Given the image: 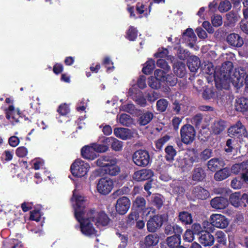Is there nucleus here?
<instances>
[{"mask_svg": "<svg viewBox=\"0 0 248 248\" xmlns=\"http://www.w3.org/2000/svg\"><path fill=\"white\" fill-rule=\"evenodd\" d=\"M73 197L76 202V204L74 207L75 217L78 221L80 223L81 232L86 236L95 234L97 231L93 227L90 217H84L86 212L84 197L81 196H75L74 194H73Z\"/></svg>", "mask_w": 248, "mask_h": 248, "instance_id": "nucleus-1", "label": "nucleus"}, {"mask_svg": "<svg viewBox=\"0 0 248 248\" xmlns=\"http://www.w3.org/2000/svg\"><path fill=\"white\" fill-rule=\"evenodd\" d=\"M97 166L99 167L103 174L109 176H116L120 172V168L117 164V159L109 155H102L95 162Z\"/></svg>", "mask_w": 248, "mask_h": 248, "instance_id": "nucleus-2", "label": "nucleus"}, {"mask_svg": "<svg viewBox=\"0 0 248 248\" xmlns=\"http://www.w3.org/2000/svg\"><path fill=\"white\" fill-rule=\"evenodd\" d=\"M233 63L227 61L222 64L218 72L215 75V84L218 90L228 89L229 79L233 69Z\"/></svg>", "mask_w": 248, "mask_h": 248, "instance_id": "nucleus-3", "label": "nucleus"}, {"mask_svg": "<svg viewBox=\"0 0 248 248\" xmlns=\"http://www.w3.org/2000/svg\"><path fill=\"white\" fill-rule=\"evenodd\" d=\"M132 160L137 166L145 167L152 162L149 153L146 150L139 149L132 155Z\"/></svg>", "mask_w": 248, "mask_h": 248, "instance_id": "nucleus-4", "label": "nucleus"}, {"mask_svg": "<svg viewBox=\"0 0 248 248\" xmlns=\"http://www.w3.org/2000/svg\"><path fill=\"white\" fill-rule=\"evenodd\" d=\"M89 164L81 159H76L71 165L70 171L77 177H82L87 174L90 169Z\"/></svg>", "mask_w": 248, "mask_h": 248, "instance_id": "nucleus-5", "label": "nucleus"}, {"mask_svg": "<svg viewBox=\"0 0 248 248\" xmlns=\"http://www.w3.org/2000/svg\"><path fill=\"white\" fill-rule=\"evenodd\" d=\"M87 216L90 217L92 221L97 226H106L110 221L109 218L104 211L96 212L94 209H90L87 213Z\"/></svg>", "mask_w": 248, "mask_h": 248, "instance_id": "nucleus-6", "label": "nucleus"}, {"mask_svg": "<svg viewBox=\"0 0 248 248\" xmlns=\"http://www.w3.org/2000/svg\"><path fill=\"white\" fill-rule=\"evenodd\" d=\"M180 135L182 142L188 145L192 143L195 140L196 131L192 125L186 124L181 127Z\"/></svg>", "mask_w": 248, "mask_h": 248, "instance_id": "nucleus-7", "label": "nucleus"}, {"mask_svg": "<svg viewBox=\"0 0 248 248\" xmlns=\"http://www.w3.org/2000/svg\"><path fill=\"white\" fill-rule=\"evenodd\" d=\"M228 134L230 137L238 139H243L248 137L246 128L240 121H238L234 124L228 129Z\"/></svg>", "mask_w": 248, "mask_h": 248, "instance_id": "nucleus-8", "label": "nucleus"}, {"mask_svg": "<svg viewBox=\"0 0 248 248\" xmlns=\"http://www.w3.org/2000/svg\"><path fill=\"white\" fill-rule=\"evenodd\" d=\"M210 227L207 228L209 231H213V227H216L218 228H226L228 224L229 221L225 216L221 214H213L210 216Z\"/></svg>", "mask_w": 248, "mask_h": 248, "instance_id": "nucleus-9", "label": "nucleus"}, {"mask_svg": "<svg viewBox=\"0 0 248 248\" xmlns=\"http://www.w3.org/2000/svg\"><path fill=\"white\" fill-rule=\"evenodd\" d=\"M164 222V215H155L151 217L146 224L147 231L154 233L159 230Z\"/></svg>", "mask_w": 248, "mask_h": 248, "instance_id": "nucleus-10", "label": "nucleus"}, {"mask_svg": "<svg viewBox=\"0 0 248 248\" xmlns=\"http://www.w3.org/2000/svg\"><path fill=\"white\" fill-rule=\"evenodd\" d=\"M113 187V182L110 179L102 178L99 179L97 184L98 192L102 195L109 194Z\"/></svg>", "mask_w": 248, "mask_h": 248, "instance_id": "nucleus-11", "label": "nucleus"}, {"mask_svg": "<svg viewBox=\"0 0 248 248\" xmlns=\"http://www.w3.org/2000/svg\"><path fill=\"white\" fill-rule=\"evenodd\" d=\"M131 205L129 199L125 196L119 198L116 202L115 209L120 215H124L129 210Z\"/></svg>", "mask_w": 248, "mask_h": 248, "instance_id": "nucleus-12", "label": "nucleus"}, {"mask_svg": "<svg viewBox=\"0 0 248 248\" xmlns=\"http://www.w3.org/2000/svg\"><path fill=\"white\" fill-rule=\"evenodd\" d=\"M227 127V122L221 118L215 119L211 124V132L214 135L221 134Z\"/></svg>", "mask_w": 248, "mask_h": 248, "instance_id": "nucleus-13", "label": "nucleus"}, {"mask_svg": "<svg viewBox=\"0 0 248 248\" xmlns=\"http://www.w3.org/2000/svg\"><path fill=\"white\" fill-rule=\"evenodd\" d=\"M154 176L151 170L142 169L135 171L132 176L133 179L138 182L150 180Z\"/></svg>", "mask_w": 248, "mask_h": 248, "instance_id": "nucleus-14", "label": "nucleus"}, {"mask_svg": "<svg viewBox=\"0 0 248 248\" xmlns=\"http://www.w3.org/2000/svg\"><path fill=\"white\" fill-rule=\"evenodd\" d=\"M208 230H205L198 237L199 242L204 247L213 246L215 240L214 236Z\"/></svg>", "mask_w": 248, "mask_h": 248, "instance_id": "nucleus-15", "label": "nucleus"}, {"mask_svg": "<svg viewBox=\"0 0 248 248\" xmlns=\"http://www.w3.org/2000/svg\"><path fill=\"white\" fill-rule=\"evenodd\" d=\"M234 108L236 111L243 114L248 112V98L237 97L235 100Z\"/></svg>", "mask_w": 248, "mask_h": 248, "instance_id": "nucleus-16", "label": "nucleus"}, {"mask_svg": "<svg viewBox=\"0 0 248 248\" xmlns=\"http://www.w3.org/2000/svg\"><path fill=\"white\" fill-rule=\"evenodd\" d=\"M225 163L221 158L214 157L211 159L207 162L208 169L212 172L218 170L224 167Z\"/></svg>", "mask_w": 248, "mask_h": 248, "instance_id": "nucleus-17", "label": "nucleus"}, {"mask_svg": "<svg viewBox=\"0 0 248 248\" xmlns=\"http://www.w3.org/2000/svg\"><path fill=\"white\" fill-rule=\"evenodd\" d=\"M192 194L196 199L202 200H206L210 196L209 191L200 186L193 187Z\"/></svg>", "mask_w": 248, "mask_h": 248, "instance_id": "nucleus-18", "label": "nucleus"}, {"mask_svg": "<svg viewBox=\"0 0 248 248\" xmlns=\"http://www.w3.org/2000/svg\"><path fill=\"white\" fill-rule=\"evenodd\" d=\"M227 43L233 47H240L244 44L243 38L235 33H232L229 34L226 38Z\"/></svg>", "mask_w": 248, "mask_h": 248, "instance_id": "nucleus-19", "label": "nucleus"}, {"mask_svg": "<svg viewBox=\"0 0 248 248\" xmlns=\"http://www.w3.org/2000/svg\"><path fill=\"white\" fill-rule=\"evenodd\" d=\"M212 208L216 209H224L228 205V201L226 198L222 196L216 197L210 201Z\"/></svg>", "mask_w": 248, "mask_h": 248, "instance_id": "nucleus-20", "label": "nucleus"}, {"mask_svg": "<svg viewBox=\"0 0 248 248\" xmlns=\"http://www.w3.org/2000/svg\"><path fill=\"white\" fill-rule=\"evenodd\" d=\"M133 208L140 213H144L148 209L145 198L141 196H137L133 202Z\"/></svg>", "mask_w": 248, "mask_h": 248, "instance_id": "nucleus-21", "label": "nucleus"}, {"mask_svg": "<svg viewBox=\"0 0 248 248\" xmlns=\"http://www.w3.org/2000/svg\"><path fill=\"white\" fill-rule=\"evenodd\" d=\"M81 155L84 159L91 160L94 159L97 157L92 144L90 145H85L81 148Z\"/></svg>", "mask_w": 248, "mask_h": 248, "instance_id": "nucleus-22", "label": "nucleus"}, {"mask_svg": "<svg viewBox=\"0 0 248 248\" xmlns=\"http://www.w3.org/2000/svg\"><path fill=\"white\" fill-rule=\"evenodd\" d=\"M159 237L156 233L147 235L144 239V248H150L156 246L159 242Z\"/></svg>", "mask_w": 248, "mask_h": 248, "instance_id": "nucleus-23", "label": "nucleus"}, {"mask_svg": "<svg viewBox=\"0 0 248 248\" xmlns=\"http://www.w3.org/2000/svg\"><path fill=\"white\" fill-rule=\"evenodd\" d=\"M173 70L174 74L181 78H184L186 73V65L182 62H175L173 65Z\"/></svg>", "mask_w": 248, "mask_h": 248, "instance_id": "nucleus-24", "label": "nucleus"}, {"mask_svg": "<svg viewBox=\"0 0 248 248\" xmlns=\"http://www.w3.org/2000/svg\"><path fill=\"white\" fill-rule=\"evenodd\" d=\"M183 230L176 223L168 224L166 225L164 229L165 233L167 235L182 234Z\"/></svg>", "mask_w": 248, "mask_h": 248, "instance_id": "nucleus-25", "label": "nucleus"}, {"mask_svg": "<svg viewBox=\"0 0 248 248\" xmlns=\"http://www.w3.org/2000/svg\"><path fill=\"white\" fill-rule=\"evenodd\" d=\"M105 142L108 143V146L111 144V149L115 151H120L122 150L123 142L113 137H107L105 139Z\"/></svg>", "mask_w": 248, "mask_h": 248, "instance_id": "nucleus-26", "label": "nucleus"}, {"mask_svg": "<svg viewBox=\"0 0 248 248\" xmlns=\"http://www.w3.org/2000/svg\"><path fill=\"white\" fill-rule=\"evenodd\" d=\"M187 65L190 71L195 72L200 66V60L197 56H191L187 60Z\"/></svg>", "mask_w": 248, "mask_h": 248, "instance_id": "nucleus-27", "label": "nucleus"}, {"mask_svg": "<svg viewBox=\"0 0 248 248\" xmlns=\"http://www.w3.org/2000/svg\"><path fill=\"white\" fill-rule=\"evenodd\" d=\"M231 174L230 168L225 167L217 170L214 174V179L217 181H221L229 177Z\"/></svg>", "mask_w": 248, "mask_h": 248, "instance_id": "nucleus-28", "label": "nucleus"}, {"mask_svg": "<svg viewBox=\"0 0 248 248\" xmlns=\"http://www.w3.org/2000/svg\"><path fill=\"white\" fill-rule=\"evenodd\" d=\"M217 243L212 248H220L223 246H226L227 244V238L225 233L221 231L216 232L214 237Z\"/></svg>", "mask_w": 248, "mask_h": 248, "instance_id": "nucleus-29", "label": "nucleus"}, {"mask_svg": "<svg viewBox=\"0 0 248 248\" xmlns=\"http://www.w3.org/2000/svg\"><path fill=\"white\" fill-rule=\"evenodd\" d=\"M206 176L204 170L201 167H195L193 170L192 178L194 181L202 182Z\"/></svg>", "mask_w": 248, "mask_h": 248, "instance_id": "nucleus-30", "label": "nucleus"}, {"mask_svg": "<svg viewBox=\"0 0 248 248\" xmlns=\"http://www.w3.org/2000/svg\"><path fill=\"white\" fill-rule=\"evenodd\" d=\"M181 234H174L167 237L166 242L168 247L170 248H176L179 246L181 241Z\"/></svg>", "mask_w": 248, "mask_h": 248, "instance_id": "nucleus-31", "label": "nucleus"}, {"mask_svg": "<svg viewBox=\"0 0 248 248\" xmlns=\"http://www.w3.org/2000/svg\"><path fill=\"white\" fill-rule=\"evenodd\" d=\"M106 137H104L102 139H100L99 143H93V149H94L95 152L97 153H104L108 151V143L105 142V139Z\"/></svg>", "mask_w": 248, "mask_h": 248, "instance_id": "nucleus-32", "label": "nucleus"}, {"mask_svg": "<svg viewBox=\"0 0 248 248\" xmlns=\"http://www.w3.org/2000/svg\"><path fill=\"white\" fill-rule=\"evenodd\" d=\"M134 90L135 89L133 88L129 89L128 91L129 96H132V98L138 105L143 107H145L147 104L146 99L142 95H140V93H139L138 96L137 95L134 93Z\"/></svg>", "mask_w": 248, "mask_h": 248, "instance_id": "nucleus-33", "label": "nucleus"}, {"mask_svg": "<svg viewBox=\"0 0 248 248\" xmlns=\"http://www.w3.org/2000/svg\"><path fill=\"white\" fill-rule=\"evenodd\" d=\"M115 135L122 140H126L130 139L131 136L130 130L124 128H115L114 130Z\"/></svg>", "mask_w": 248, "mask_h": 248, "instance_id": "nucleus-34", "label": "nucleus"}, {"mask_svg": "<svg viewBox=\"0 0 248 248\" xmlns=\"http://www.w3.org/2000/svg\"><path fill=\"white\" fill-rule=\"evenodd\" d=\"M178 166L184 172L189 171L192 167L187 156L177 160Z\"/></svg>", "mask_w": 248, "mask_h": 248, "instance_id": "nucleus-35", "label": "nucleus"}, {"mask_svg": "<svg viewBox=\"0 0 248 248\" xmlns=\"http://www.w3.org/2000/svg\"><path fill=\"white\" fill-rule=\"evenodd\" d=\"M154 115L152 112L147 111L140 116L138 120V123L140 125L145 126L151 121Z\"/></svg>", "mask_w": 248, "mask_h": 248, "instance_id": "nucleus-36", "label": "nucleus"}, {"mask_svg": "<svg viewBox=\"0 0 248 248\" xmlns=\"http://www.w3.org/2000/svg\"><path fill=\"white\" fill-rule=\"evenodd\" d=\"M178 218L179 220L185 225L191 224L193 222L191 214L187 211L179 212Z\"/></svg>", "mask_w": 248, "mask_h": 248, "instance_id": "nucleus-37", "label": "nucleus"}, {"mask_svg": "<svg viewBox=\"0 0 248 248\" xmlns=\"http://www.w3.org/2000/svg\"><path fill=\"white\" fill-rule=\"evenodd\" d=\"M165 159L169 162H172L174 160L177 152L172 145H168L165 148Z\"/></svg>", "mask_w": 248, "mask_h": 248, "instance_id": "nucleus-38", "label": "nucleus"}, {"mask_svg": "<svg viewBox=\"0 0 248 248\" xmlns=\"http://www.w3.org/2000/svg\"><path fill=\"white\" fill-rule=\"evenodd\" d=\"M183 38L187 39L188 41L193 45L197 40V37L191 28H187L183 33Z\"/></svg>", "mask_w": 248, "mask_h": 248, "instance_id": "nucleus-39", "label": "nucleus"}, {"mask_svg": "<svg viewBox=\"0 0 248 248\" xmlns=\"http://www.w3.org/2000/svg\"><path fill=\"white\" fill-rule=\"evenodd\" d=\"M189 151L191 152V153L188 154L187 156L193 166L194 163H199L201 160L197 150L194 148H191L189 149Z\"/></svg>", "mask_w": 248, "mask_h": 248, "instance_id": "nucleus-40", "label": "nucleus"}, {"mask_svg": "<svg viewBox=\"0 0 248 248\" xmlns=\"http://www.w3.org/2000/svg\"><path fill=\"white\" fill-rule=\"evenodd\" d=\"M138 31L136 28L132 26L129 27L128 30L126 32V38L130 41L136 40L138 37Z\"/></svg>", "mask_w": 248, "mask_h": 248, "instance_id": "nucleus-41", "label": "nucleus"}, {"mask_svg": "<svg viewBox=\"0 0 248 248\" xmlns=\"http://www.w3.org/2000/svg\"><path fill=\"white\" fill-rule=\"evenodd\" d=\"M145 66L142 69V72L146 75H150L155 68V61L152 59L147 61L145 63Z\"/></svg>", "mask_w": 248, "mask_h": 248, "instance_id": "nucleus-42", "label": "nucleus"}, {"mask_svg": "<svg viewBox=\"0 0 248 248\" xmlns=\"http://www.w3.org/2000/svg\"><path fill=\"white\" fill-rule=\"evenodd\" d=\"M218 5L217 0H214L210 2L208 4V9L206 11V14L208 16H216L215 13L218 10Z\"/></svg>", "mask_w": 248, "mask_h": 248, "instance_id": "nucleus-43", "label": "nucleus"}, {"mask_svg": "<svg viewBox=\"0 0 248 248\" xmlns=\"http://www.w3.org/2000/svg\"><path fill=\"white\" fill-rule=\"evenodd\" d=\"M232 8V4L228 0H224L220 2L218 5V10L221 13L229 11Z\"/></svg>", "mask_w": 248, "mask_h": 248, "instance_id": "nucleus-44", "label": "nucleus"}, {"mask_svg": "<svg viewBox=\"0 0 248 248\" xmlns=\"http://www.w3.org/2000/svg\"><path fill=\"white\" fill-rule=\"evenodd\" d=\"M241 193L240 192H235L231 194L229 198L230 203L235 207H239L241 205L240 202H238L240 199Z\"/></svg>", "mask_w": 248, "mask_h": 248, "instance_id": "nucleus-45", "label": "nucleus"}, {"mask_svg": "<svg viewBox=\"0 0 248 248\" xmlns=\"http://www.w3.org/2000/svg\"><path fill=\"white\" fill-rule=\"evenodd\" d=\"M139 217V213L135 211L131 212L127 216L126 223L129 226L134 225L135 222L138 219Z\"/></svg>", "mask_w": 248, "mask_h": 248, "instance_id": "nucleus-46", "label": "nucleus"}, {"mask_svg": "<svg viewBox=\"0 0 248 248\" xmlns=\"http://www.w3.org/2000/svg\"><path fill=\"white\" fill-rule=\"evenodd\" d=\"M168 101L164 98L160 99L156 102V109L158 111L163 112L166 111L168 106Z\"/></svg>", "mask_w": 248, "mask_h": 248, "instance_id": "nucleus-47", "label": "nucleus"}, {"mask_svg": "<svg viewBox=\"0 0 248 248\" xmlns=\"http://www.w3.org/2000/svg\"><path fill=\"white\" fill-rule=\"evenodd\" d=\"M163 197L160 194H156L153 199V205L157 209H160L163 204Z\"/></svg>", "mask_w": 248, "mask_h": 248, "instance_id": "nucleus-48", "label": "nucleus"}, {"mask_svg": "<svg viewBox=\"0 0 248 248\" xmlns=\"http://www.w3.org/2000/svg\"><path fill=\"white\" fill-rule=\"evenodd\" d=\"M102 64L107 69V72L114 69L113 62L108 56H105L102 62Z\"/></svg>", "mask_w": 248, "mask_h": 248, "instance_id": "nucleus-49", "label": "nucleus"}, {"mask_svg": "<svg viewBox=\"0 0 248 248\" xmlns=\"http://www.w3.org/2000/svg\"><path fill=\"white\" fill-rule=\"evenodd\" d=\"M41 216L40 210L35 209L30 211L29 219L32 221L39 222L40 220Z\"/></svg>", "mask_w": 248, "mask_h": 248, "instance_id": "nucleus-50", "label": "nucleus"}, {"mask_svg": "<svg viewBox=\"0 0 248 248\" xmlns=\"http://www.w3.org/2000/svg\"><path fill=\"white\" fill-rule=\"evenodd\" d=\"M14 110L15 107L13 105L9 106L8 108L5 109L6 118L10 121L13 124H14V122L16 121L15 116L13 115Z\"/></svg>", "mask_w": 248, "mask_h": 248, "instance_id": "nucleus-51", "label": "nucleus"}, {"mask_svg": "<svg viewBox=\"0 0 248 248\" xmlns=\"http://www.w3.org/2000/svg\"><path fill=\"white\" fill-rule=\"evenodd\" d=\"M213 155L212 150L209 148H206L203 150L200 154V157L201 161H205L210 158Z\"/></svg>", "mask_w": 248, "mask_h": 248, "instance_id": "nucleus-52", "label": "nucleus"}, {"mask_svg": "<svg viewBox=\"0 0 248 248\" xmlns=\"http://www.w3.org/2000/svg\"><path fill=\"white\" fill-rule=\"evenodd\" d=\"M70 111L69 106L66 103L61 104L57 109V112L62 116H66L70 112Z\"/></svg>", "mask_w": 248, "mask_h": 248, "instance_id": "nucleus-53", "label": "nucleus"}, {"mask_svg": "<svg viewBox=\"0 0 248 248\" xmlns=\"http://www.w3.org/2000/svg\"><path fill=\"white\" fill-rule=\"evenodd\" d=\"M203 117L202 114L198 113L195 115L191 119V123L195 126L196 128H199L202 121Z\"/></svg>", "mask_w": 248, "mask_h": 248, "instance_id": "nucleus-54", "label": "nucleus"}, {"mask_svg": "<svg viewBox=\"0 0 248 248\" xmlns=\"http://www.w3.org/2000/svg\"><path fill=\"white\" fill-rule=\"evenodd\" d=\"M160 81L161 80L156 78H152L149 79L148 84L152 89H157L160 87Z\"/></svg>", "mask_w": 248, "mask_h": 248, "instance_id": "nucleus-55", "label": "nucleus"}, {"mask_svg": "<svg viewBox=\"0 0 248 248\" xmlns=\"http://www.w3.org/2000/svg\"><path fill=\"white\" fill-rule=\"evenodd\" d=\"M170 139V137L168 135H165L162 138L158 139L155 141V145L157 149L160 150L162 149L163 145L168 141Z\"/></svg>", "mask_w": 248, "mask_h": 248, "instance_id": "nucleus-56", "label": "nucleus"}, {"mask_svg": "<svg viewBox=\"0 0 248 248\" xmlns=\"http://www.w3.org/2000/svg\"><path fill=\"white\" fill-rule=\"evenodd\" d=\"M190 53L188 50L180 48L178 49L177 56L179 59L181 60H185L189 57Z\"/></svg>", "mask_w": 248, "mask_h": 248, "instance_id": "nucleus-57", "label": "nucleus"}, {"mask_svg": "<svg viewBox=\"0 0 248 248\" xmlns=\"http://www.w3.org/2000/svg\"><path fill=\"white\" fill-rule=\"evenodd\" d=\"M116 234L121 240V243L118 246V248H125L128 242L127 235H122L119 232H117Z\"/></svg>", "mask_w": 248, "mask_h": 248, "instance_id": "nucleus-58", "label": "nucleus"}, {"mask_svg": "<svg viewBox=\"0 0 248 248\" xmlns=\"http://www.w3.org/2000/svg\"><path fill=\"white\" fill-rule=\"evenodd\" d=\"M166 81L168 85L174 86L177 83V78L173 75H167L166 77Z\"/></svg>", "mask_w": 248, "mask_h": 248, "instance_id": "nucleus-59", "label": "nucleus"}, {"mask_svg": "<svg viewBox=\"0 0 248 248\" xmlns=\"http://www.w3.org/2000/svg\"><path fill=\"white\" fill-rule=\"evenodd\" d=\"M156 65L162 69L165 70L166 72H169L170 69L166 61L164 59H158L156 62Z\"/></svg>", "mask_w": 248, "mask_h": 248, "instance_id": "nucleus-60", "label": "nucleus"}, {"mask_svg": "<svg viewBox=\"0 0 248 248\" xmlns=\"http://www.w3.org/2000/svg\"><path fill=\"white\" fill-rule=\"evenodd\" d=\"M195 235H197L198 237L202 234L203 230L201 225L199 223H194L191 226V230Z\"/></svg>", "mask_w": 248, "mask_h": 248, "instance_id": "nucleus-61", "label": "nucleus"}, {"mask_svg": "<svg viewBox=\"0 0 248 248\" xmlns=\"http://www.w3.org/2000/svg\"><path fill=\"white\" fill-rule=\"evenodd\" d=\"M214 95V92L210 88H206L202 93V97L206 100L213 98Z\"/></svg>", "mask_w": 248, "mask_h": 248, "instance_id": "nucleus-62", "label": "nucleus"}, {"mask_svg": "<svg viewBox=\"0 0 248 248\" xmlns=\"http://www.w3.org/2000/svg\"><path fill=\"white\" fill-rule=\"evenodd\" d=\"M240 28L242 31L248 34V16H244L240 22Z\"/></svg>", "mask_w": 248, "mask_h": 248, "instance_id": "nucleus-63", "label": "nucleus"}, {"mask_svg": "<svg viewBox=\"0 0 248 248\" xmlns=\"http://www.w3.org/2000/svg\"><path fill=\"white\" fill-rule=\"evenodd\" d=\"M241 200H239L238 202H240L241 205L239 207H245L248 206V194L244 193L240 195Z\"/></svg>", "mask_w": 248, "mask_h": 248, "instance_id": "nucleus-64", "label": "nucleus"}]
</instances>
